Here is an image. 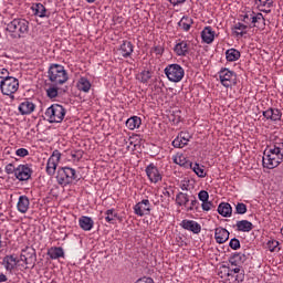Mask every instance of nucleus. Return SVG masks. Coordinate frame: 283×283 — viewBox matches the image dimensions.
<instances>
[{
    "label": "nucleus",
    "instance_id": "nucleus-34",
    "mask_svg": "<svg viewBox=\"0 0 283 283\" xmlns=\"http://www.w3.org/2000/svg\"><path fill=\"white\" fill-rule=\"evenodd\" d=\"M179 28H181L185 32H189L191 30V25H193V19L184 15L181 20L178 22Z\"/></svg>",
    "mask_w": 283,
    "mask_h": 283
},
{
    "label": "nucleus",
    "instance_id": "nucleus-12",
    "mask_svg": "<svg viewBox=\"0 0 283 283\" xmlns=\"http://www.w3.org/2000/svg\"><path fill=\"white\" fill-rule=\"evenodd\" d=\"M59 163H61V151L55 149L46 161L45 171L48 176H54V174H56V167H59Z\"/></svg>",
    "mask_w": 283,
    "mask_h": 283
},
{
    "label": "nucleus",
    "instance_id": "nucleus-10",
    "mask_svg": "<svg viewBox=\"0 0 283 283\" xmlns=\"http://www.w3.org/2000/svg\"><path fill=\"white\" fill-rule=\"evenodd\" d=\"M238 78V75L235 72L229 70V69H222L219 72V81L223 87H233L235 85V81Z\"/></svg>",
    "mask_w": 283,
    "mask_h": 283
},
{
    "label": "nucleus",
    "instance_id": "nucleus-26",
    "mask_svg": "<svg viewBox=\"0 0 283 283\" xmlns=\"http://www.w3.org/2000/svg\"><path fill=\"white\" fill-rule=\"evenodd\" d=\"M219 216H222V218H231L232 213H233V208L231 207V203L229 202H221L218 206L217 209Z\"/></svg>",
    "mask_w": 283,
    "mask_h": 283
},
{
    "label": "nucleus",
    "instance_id": "nucleus-40",
    "mask_svg": "<svg viewBox=\"0 0 283 283\" xmlns=\"http://www.w3.org/2000/svg\"><path fill=\"white\" fill-rule=\"evenodd\" d=\"M46 96L49 98H56L59 96V88L51 86L46 90Z\"/></svg>",
    "mask_w": 283,
    "mask_h": 283
},
{
    "label": "nucleus",
    "instance_id": "nucleus-58",
    "mask_svg": "<svg viewBox=\"0 0 283 283\" xmlns=\"http://www.w3.org/2000/svg\"><path fill=\"white\" fill-rule=\"evenodd\" d=\"M163 193H164V196H167L168 198L171 197V193L169 192V190H167V188L164 189Z\"/></svg>",
    "mask_w": 283,
    "mask_h": 283
},
{
    "label": "nucleus",
    "instance_id": "nucleus-28",
    "mask_svg": "<svg viewBox=\"0 0 283 283\" xmlns=\"http://www.w3.org/2000/svg\"><path fill=\"white\" fill-rule=\"evenodd\" d=\"M76 87L78 92H84V94H90V90H92V82H90L87 77L82 76L78 78L76 83Z\"/></svg>",
    "mask_w": 283,
    "mask_h": 283
},
{
    "label": "nucleus",
    "instance_id": "nucleus-35",
    "mask_svg": "<svg viewBox=\"0 0 283 283\" xmlns=\"http://www.w3.org/2000/svg\"><path fill=\"white\" fill-rule=\"evenodd\" d=\"M189 202V195L186 192H178L176 195V205L178 207H187V203Z\"/></svg>",
    "mask_w": 283,
    "mask_h": 283
},
{
    "label": "nucleus",
    "instance_id": "nucleus-2",
    "mask_svg": "<svg viewBox=\"0 0 283 283\" xmlns=\"http://www.w3.org/2000/svg\"><path fill=\"white\" fill-rule=\"evenodd\" d=\"M247 256L242 253H235L232 258H230L229 262L232 266L235 268H227L222 266L219 272V277L222 283H242L244 282V275L240 274V266H238L239 262H244Z\"/></svg>",
    "mask_w": 283,
    "mask_h": 283
},
{
    "label": "nucleus",
    "instance_id": "nucleus-55",
    "mask_svg": "<svg viewBox=\"0 0 283 283\" xmlns=\"http://www.w3.org/2000/svg\"><path fill=\"white\" fill-rule=\"evenodd\" d=\"M137 283H154V279L144 277V279H140Z\"/></svg>",
    "mask_w": 283,
    "mask_h": 283
},
{
    "label": "nucleus",
    "instance_id": "nucleus-18",
    "mask_svg": "<svg viewBox=\"0 0 283 283\" xmlns=\"http://www.w3.org/2000/svg\"><path fill=\"white\" fill-rule=\"evenodd\" d=\"M18 109L22 116H30V114L36 109V104L27 98L24 102L20 103Z\"/></svg>",
    "mask_w": 283,
    "mask_h": 283
},
{
    "label": "nucleus",
    "instance_id": "nucleus-46",
    "mask_svg": "<svg viewBox=\"0 0 283 283\" xmlns=\"http://www.w3.org/2000/svg\"><path fill=\"white\" fill-rule=\"evenodd\" d=\"M198 198L200 202H207L209 200V192L207 190H200L198 192Z\"/></svg>",
    "mask_w": 283,
    "mask_h": 283
},
{
    "label": "nucleus",
    "instance_id": "nucleus-50",
    "mask_svg": "<svg viewBox=\"0 0 283 283\" xmlns=\"http://www.w3.org/2000/svg\"><path fill=\"white\" fill-rule=\"evenodd\" d=\"M4 171H6V174H8V175L14 174V176H17V168H14V165H13V164H8V165L4 167Z\"/></svg>",
    "mask_w": 283,
    "mask_h": 283
},
{
    "label": "nucleus",
    "instance_id": "nucleus-15",
    "mask_svg": "<svg viewBox=\"0 0 283 283\" xmlns=\"http://www.w3.org/2000/svg\"><path fill=\"white\" fill-rule=\"evenodd\" d=\"M172 50L177 56H189V53L191 52L189 42L187 40H179Z\"/></svg>",
    "mask_w": 283,
    "mask_h": 283
},
{
    "label": "nucleus",
    "instance_id": "nucleus-42",
    "mask_svg": "<svg viewBox=\"0 0 283 283\" xmlns=\"http://www.w3.org/2000/svg\"><path fill=\"white\" fill-rule=\"evenodd\" d=\"M258 8H271L273 6V0H256Z\"/></svg>",
    "mask_w": 283,
    "mask_h": 283
},
{
    "label": "nucleus",
    "instance_id": "nucleus-52",
    "mask_svg": "<svg viewBox=\"0 0 283 283\" xmlns=\"http://www.w3.org/2000/svg\"><path fill=\"white\" fill-rule=\"evenodd\" d=\"M193 209H198V199L196 197L190 201V207L187 208V211H193Z\"/></svg>",
    "mask_w": 283,
    "mask_h": 283
},
{
    "label": "nucleus",
    "instance_id": "nucleus-49",
    "mask_svg": "<svg viewBox=\"0 0 283 283\" xmlns=\"http://www.w3.org/2000/svg\"><path fill=\"white\" fill-rule=\"evenodd\" d=\"M277 247H280V242L277 240H271L268 242V249L272 253H273V251H275V249H277Z\"/></svg>",
    "mask_w": 283,
    "mask_h": 283
},
{
    "label": "nucleus",
    "instance_id": "nucleus-5",
    "mask_svg": "<svg viewBox=\"0 0 283 283\" xmlns=\"http://www.w3.org/2000/svg\"><path fill=\"white\" fill-rule=\"evenodd\" d=\"M67 111L61 104H52L46 108L44 113V118L48 123H63Z\"/></svg>",
    "mask_w": 283,
    "mask_h": 283
},
{
    "label": "nucleus",
    "instance_id": "nucleus-47",
    "mask_svg": "<svg viewBox=\"0 0 283 283\" xmlns=\"http://www.w3.org/2000/svg\"><path fill=\"white\" fill-rule=\"evenodd\" d=\"M15 156H19V158H25V156H30V150L25 148H19L15 150Z\"/></svg>",
    "mask_w": 283,
    "mask_h": 283
},
{
    "label": "nucleus",
    "instance_id": "nucleus-1",
    "mask_svg": "<svg viewBox=\"0 0 283 283\" xmlns=\"http://www.w3.org/2000/svg\"><path fill=\"white\" fill-rule=\"evenodd\" d=\"M283 161V139L275 138L263 151L262 165L264 169H275Z\"/></svg>",
    "mask_w": 283,
    "mask_h": 283
},
{
    "label": "nucleus",
    "instance_id": "nucleus-27",
    "mask_svg": "<svg viewBox=\"0 0 283 283\" xmlns=\"http://www.w3.org/2000/svg\"><path fill=\"white\" fill-rule=\"evenodd\" d=\"M119 52L124 59H129L134 52V44L129 41H123L119 46Z\"/></svg>",
    "mask_w": 283,
    "mask_h": 283
},
{
    "label": "nucleus",
    "instance_id": "nucleus-39",
    "mask_svg": "<svg viewBox=\"0 0 283 283\" xmlns=\"http://www.w3.org/2000/svg\"><path fill=\"white\" fill-rule=\"evenodd\" d=\"M105 220H106V222H108L109 224H112V222H114V220H115V218H118V213H116L115 211H114V209H108V210H106V212H105Z\"/></svg>",
    "mask_w": 283,
    "mask_h": 283
},
{
    "label": "nucleus",
    "instance_id": "nucleus-31",
    "mask_svg": "<svg viewBox=\"0 0 283 283\" xmlns=\"http://www.w3.org/2000/svg\"><path fill=\"white\" fill-rule=\"evenodd\" d=\"M240 56H242V54L238 49L232 48L226 51V61H228V63H235V61H240Z\"/></svg>",
    "mask_w": 283,
    "mask_h": 283
},
{
    "label": "nucleus",
    "instance_id": "nucleus-59",
    "mask_svg": "<svg viewBox=\"0 0 283 283\" xmlns=\"http://www.w3.org/2000/svg\"><path fill=\"white\" fill-rule=\"evenodd\" d=\"M3 247V241L1 240V233H0V249Z\"/></svg>",
    "mask_w": 283,
    "mask_h": 283
},
{
    "label": "nucleus",
    "instance_id": "nucleus-14",
    "mask_svg": "<svg viewBox=\"0 0 283 283\" xmlns=\"http://www.w3.org/2000/svg\"><path fill=\"white\" fill-rule=\"evenodd\" d=\"M15 178L20 181L30 180V178H32V168L30 165H19L15 168Z\"/></svg>",
    "mask_w": 283,
    "mask_h": 283
},
{
    "label": "nucleus",
    "instance_id": "nucleus-11",
    "mask_svg": "<svg viewBox=\"0 0 283 283\" xmlns=\"http://www.w3.org/2000/svg\"><path fill=\"white\" fill-rule=\"evenodd\" d=\"M145 174L149 182H151L153 185H158V182L163 180V172L154 163H150L148 166H146Z\"/></svg>",
    "mask_w": 283,
    "mask_h": 283
},
{
    "label": "nucleus",
    "instance_id": "nucleus-20",
    "mask_svg": "<svg viewBox=\"0 0 283 283\" xmlns=\"http://www.w3.org/2000/svg\"><path fill=\"white\" fill-rule=\"evenodd\" d=\"M189 140H191V136L189 133L181 132L174 140H172V147H176L178 149H182V147H186V145L189 144Z\"/></svg>",
    "mask_w": 283,
    "mask_h": 283
},
{
    "label": "nucleus",
    "instance_id": "nucleus-9",
    "mask_svg": "<svg viewBox=\"0 0 283 283\" xmlns=\"http://www.w3.org/2000/svg\"><path fill=\"white\" fill-rule=\"evenodd\" d=\"M164 74L170 83H180L185 78V69L180 64H168L164 70Z\"/></svg>",
    "mask_w": 283,
    "mask_h": 283
},
{
    "label": "nucleus",
    "instance_id": "nucleus-60",
    "mask_svg": "<svg viewBox=\"0 0 283 283\" xmlns=\"http://www.w3.org/2000/svg\"><path fill=\"white\" fill-rule=\"evenodd\" d=\"M96 0H86V3H94Z\"/></svg>",
    "mask_w": 283,
    "mask_h": 283
},
{
    "label": "nucleus",
    "instance_id": "nucleus-22",
    "mask_svg": "<svg viewBox=\"0 0 283 283\" xmlns=\"http://www.w3.org/2000/svg\"><path fill=\"white\" fill-rule=\"evenodd\" d=\"M229 231L222 227L214 229V240L217 244H224L229 240Z\"/></svg>",
    "mask_w": 283,
    "mask_h": 283
},
{
    "label": "nucleus",
    "instance_id": "nucleus-16",
    "mask_svg": "<svg viewBox=\"0 0 283 283\" xmlns=\"http://www.w3.org/2000/svg\"><path fill=\"white\" fill-rule=\"evenodd\" d=\"M31 10L33 15L39 17V19H50V11L41 2L32 3Z\"/></svg>",
    "mask_w": 283,
    "mask_h": 283
},
{
    "label": "nucleus",
    "instance_id": "nucleus-29",
    "mask_svg": "<svg viewBox=\"0 0 283 283\" xmlns=\"http://www.w3.org/2000/svg\"><path fill=\"white\" fill-rule=\"evenodd\" d=\"M78 226L83 231H92L94 229V220L91 217L83 216L78 219Z\"/></svg>",
    "mask_w": 283,
    "mask_h": 283
},
{
    "label": "nucleus",
    "instance_id": "nucleus-56",
    "mask_svg": "<svg viewBox=\"0 0 283 283\" xmlns=\"http://www.w3.org/2000/svg\"><path fill=\"white\" fill-rule=\"evenodd\" d=\"M171 6H180V3H185L186 0H168Z\"/></svg>",
    "mask_w": 283,
    "mask_h": 283
},
{
    "label": "nucleus",
    "instance_id": "nucleus-8",
    "mask_svg": "<svg viewBox=\"0 0 283 283\" xmlns=\"http://www.w3.org/2000/svg\"><path fill=\"white\" fill-rule=\"evenodd\" d=\"M0 92L3 96H9V98H14V94L19 92V80L14 76L7 77L0 81Z\"/></svg>",
    "mask_w": 283,
    "mask_h": 283
},
{
    "label": "nucleus",
    "instance_id": "nucleus-48",
    "mask_svg": "<svg viewBox=\"0 0 283 283\" xmlns=\"http://www.w3.org/2000/svg\"><path fill=\"white\" fill-rule=\"evenodd\" d=\"M230 249H233V251H238L240 249V240L239 239H231L229 243Z\"/></svg>",
    "mask_w": 283,
    "mask_h": 283
},
{
    "label": "nucleus",
    "instance_id": "nucleus-25",
    "mask_svg": "<svg viewBox=\"0 0 283 283\" xmlns=\"http://www.w3.org/2000/svg\"><path fill=\"white\" fill-rule=\"evenodd\" d=\"M17 209L20 213H28V210L30 209V199L28 196L22 195L19 197Z\"/></svg>",
    "mask_w": 283,
    "mask_h": 283
},
{
    "label": "nucleus",
    "instance_id": "nucleus-7",
    "mask_svg": "<svg viewBox=\"0 0 283 283\" xmlns=\"http://www.w3.org/2000/svg\"><path fill=\"white\" fill-rule=\"evenodd\" d=\"M67 72L65 71V66L60 64H52L49 69V80L51 83L55 85H63V83H67Z\"/></svg>",
    "mask_w": 283,
    "mask_h": 283
},
{
    "label": "nucleus",
    "instance_id": "nucleus-4",
    "mask_svg": "<svg viewBox=\"0 0 283 283\" xmlns=\"http://www.w3.org/2000/svg\"><path fill=\"white\" fill-rule=\"evenodd\" d=\"M56 180L57 185L67 187V185L78 182V174H76V169L72 167H62L57 169Z\"/></svg>",
    "mask_w": 283,
    "mask_h": 283
},
{
    "label": "nucleus",
    "instance_id": "nucleus-19",
    "mask_svg": "<svg viewBox=\"0 0 283 283\" xmlns=\"http://www.w3.org/2000/svg\"><path fill=\"white\" fill-rule=\"evenodd\" d=\"M262 114L266 120H272V123L282 120V111L279 108L270 107L266 111H263Z\"/></svg>",
    "mask_w": 283,
    "mask_h": 283
},
{
    "label": "nucleus",
    "instance_id": "nucleus-3",
    "mask_svg": "<svg viewBox=\"0 0 283 283\" xmlns=\"http://www.w3.org/2000/svg\"><path fill=\"white\" fill-rule=\"evenodd\" d=\"M30 32V22L24 18H14L7 23L6 35L10 39H25Z\"/></svg>",
    "mask_w": 283,
    "mask_h": 283
},
{
    "label": "nucleus",
    "instance_id": "nucleus-21",
    "mask_svg": "<svg viewBox=\"0 0 283 283\" xmlns=\"http://www.w3.org/2000/svg\"><path fill=\"white\" fill-rule=\"evenodd\" d=\"M19 264V259L14 254L6 255L2 260V265L4 266L6 271L12 273L17 265Z\"/></svg>",
    "mask_w": 283,
    "mask_h": 283
},
{
    "label": "nucleus",
    "instance_id": "nucleus-51",
    "mask_svg": "<svg viewBox=\"0 0 283 283\" xmlns=\"http://www.w3.org/2000/svg\"><path fill=\"white\" fill-rule=\"evenodd\" d=\"M10 71L8 69H0V78L1 81H6V78H10Z\"/></svg>",
    "mask_w": 283,
    "mask_h": 283
},
{
    "label": "nucleus",
    "instance_id": "nucleus-53",
    "mask_svg": "<svg viewBox=\"0 0 283 283\" xmlns=\"http://www.w3.org/2000/svg\"><path fill=\"white\" fill-rule=\"evenodd\" d=\"M71 156L74 160H80L81 158H83V151L76 150L75 153H72Z\"/></svg>",
    "mask_w": 283,
    "mask_h": 283
},
{
    "label": "nucleus",
    "instance_id": "nucleus-43",
    "mask_svg": "<svg viewBox=\"0 0 283 283\" xmlns=\"http://www.w3.org/2000/svg\"><path fill=\"white\" fill-rule=\"evenodd\" d=\"M150 52L156 54V56H163V54H165V48H163V45H155L151 48Z\"/></svg>",
    "mask_w": 283,
    "mask_h": 283
},
{
    "label": "nucleus",
    "instance_id": "nucleus-41",
    "mask_svg": "<svg viewBox=\"0 0 283 283\" xmlns=\"http://www.w3.org/2000/svg\"><path fill=\"white\" fill-rule=\"evenodd\" d=\"M248 209H247V206L242 202H238L235 205V212L239 214V216H244V213H247Z\"/></svg>",
    "mask_w": 283,
    "mask_h": 283
},
{
    "label": "nucleus",
    "instance_id": "nucleus-23",
    "mask_svg": "<svg viewBox=\"0 0 283 283\" xmlns=\"http://www.w3.org/2000/svg\"><path fill=\"white\" fill-rule=\"evenodd\" d=\"M201 39L203 43L210 45V43L216 39V31H213V28L205 27V29L201 31Z\"/></svg>",
    "mask_w": 283,
    "mask_h": 283
},
{
    "label": "nucleus",
    "instance_id": "nucleus-32",
    "mask_svg": "<svg viewBox=\"0 0 283 283\" xmlns=\"http://www.w3.org/2000/svg\"><path fill=\"white\" fill-rule=\"evenodd\" d=\"M140 125H143V119H140V117H138V116L129 117L126 120V127H127V129H130V132H134V129H138V127H140Z\"/></svg>",
    "mask_w": 283,
    "mask_h": 283
},
{
    "label": "nucleus",
    "instance_id": "nucleus-54",
    "mask_svg": "<svg viewBox=\"0 0 283 283\" xmlns=\"http://www.w3.org/2000/svg\"><path fill=\"white\" fill-rule=\"evenodd\" d=\"M20 261L24 262V264H28V250H23L20 255Z\"/></svg>",
    "mask_w": 283,
    "mask_h": 283
},
{
    "label": "nucleus",
    "instance_id": "nucleus-6",
    "mask_svg": "<svg viewBox=\"0 0 283 283\" xmlns=\"http://www.w3.org/2000/svg\"><path fill=\"white\" fill-rule=\"evenodd\" d=\"M241 21L250 28H264V25H266L264 15L260 12L256 13L251 9L241 14Z\"/></svg>",
    "mask_w": 283,
    "mask_h": 283
},
{
    "label": "nucleus",
    "instance_id": "nucleus-37",
    "mask_svg": "<svg viewBox=\"0 0 283 283\" xmlns=\"http://www.w3.org/2000/svg\"><path fill=\"white\" fill-rule=\"evenodd\" d=\"M137 81L139 83H149V80L151 78V72L150 71H142L140 73L137 74L136 76Z\"/></svg>",
    "mask_w": 283,
    "mask_h": 283
},
{
    "label": "nucleus",
    "instance_id": "nucleus-36",
    "mask_svg": "<svg viewBox=\"0 0 283 283\" xmlns=\"http://www.w3.org/2000/svg\"><path fill=\"white\" fill-rule=\"evenodd\" d=\"M190 169L195 171L198 178H207V172L205 171V166H200V164H190Z\"/></svg>",
    "mask_w": 283,
    "mask_h": 283
},
{
    "label": "nucleus",
    "instance_id": "nucleus-38",
    "mask_svg": "<svg viewBox=\"0 0 283 283\" xmlns=\"http://www.w3.org/2000/svg\"><path fill=\"white\" fill-rule=\"evenodd\" d=\"M179 187L181 191H191V189H193V184L189 179H184L180 181Z\"/></svg>",
    "mask_w": 283,
    "mask_h": 283
},
{
    "label": "nucleus",
    "instance_id": "nucleus-44",
    "mask_svg": "<svg viewBox=\"0 0 283 283\" xmlns=\"http://www.w3.org/2000/svg\"><path fill=\"white\" fill-rule=\"evenodd\" d=\"M201 209H202V211H206V212L211 211V209H213V201H210L209 199H208V201H203L201 203Z\"/></svg>",
    "mask_w": 283,
    "mask_h": 283
},
{
    "label": "nucleus",
    "instance_id": "nucleus-33",
    "mask_svg": "<svg viewBox=\"0 0 283 283\" xmlns=\"http://www.w3.org/2000/svg\"><path fill=\"white\" fill-rule=\"evenodd\" d=\"M249 28H251L249 24L242 23V22H237L233 25V30H234V33L237 34V36H244V34H247Z\"/></svg>",
    "mask_w": 283,
    "mask_h": 283
},
{
    "label": "nucleus",
    "instance_id": "nucleus-17",
    "mask_svg": "<svg viewBox=\"0 0 283 283\" xmlns=\"http://www.w3.org/2000/svg\"><path fill=\"white\" fill-rule=\"evenodd\" d=\"M180 227H182V229L186 231H191V233L195 234H198L202 231V226H200V223L195 220L185 219L181 221Z\"/></svg>",
    "mask_w": 283,
    "mask_h": 283
},
{
    "label": "nucleus",
    "instance_id": "nucleus-57",
    "mask_svg": "<svg viewBox=\"0 0 283 283\" xmlns=\"http://www.w3.org/2000/svg\"><path fill=\"white\" fill-rule=\"evenodd\" d=\"M0 282H8V276H6L3 273H0Z\"/></svg>",
    "mask_w": 283,
    "mask_h": 283
},
{
    "label": "nucleus",
    "instance_id": "nucleus-24",
    "mask_svg": "<svg viewBox=\"0 0 283 283\" xmlns=\"http://www.w3.org/2000/svg\"><path fill=\"white\" fill-rule=\"evenodd\" d=\"M234 227L241 233H251L253 231V223L249 220L237 221Z\"/></svg>",
    "mask_w": 283,
    "mask_h": 283
},
{
    "label": "nucleus",
    "instance_id": "nucleus-45",
    "mask_svg": "<svg viewBox=\"0 0 283 283\" xmlns=\"http://www.w3.org/2000/svg\"><path fill=\"white\" fill-rule=\"evenodd\" d=\"M174 163L176 165H179L180 167H185V163H187V159L185 158V156L182 155H177L175 158H174Z\"/></svg>",
    "mask_w": 283,
    "mask_h": 283
},
{
    "label": "nucleus",
    "instance_id": "nucleus-13",
    "mask_svg": "<svg viewBox=\"0 0 283 283\" xmlns=\"http://www.w3.org/2000/svg\"><path fill=\"white\" fill-rule=\"evenodd\" d=\"M133 210L138 218L149 216L151 213V202H149V199H143L133 207Z\"/></svg>",
    "mask_w": 283,
    "mask_h": 283
},
{
    "label": "nucleus",
    "instance_id": "nucleus-30",
    "mask_svg": "<svg viewBox=\"0 0 283 283\" xmlns=\"http://www.w3.org/2000/svg\"><path fill=\"white\" fill-rule=\"evenodd\" d=\"M48 255L51 260H59L65 258V250L61 247H52L48 250Z\"/></svg>",
    "mask_w": 283,
    "mask_h": 283
}]
</instances>
